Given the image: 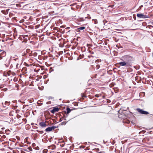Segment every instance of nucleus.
I'll return each instance as SVG.
<instances>
[{
    "label": "nucleus",
    "mask_w": 153,
    "mask_h": 153,
    "mask_svg": "<svg viewBox=\"0 0 153 153\" xmlns=\"http://www.w3.org/2000/svg\"><path fill=\"white\" fill-rule=\"evenodd\" d=\"M131 56L128 55H126L123 56L121 60L123 61L124 60L125 61L128 62V63L129 62L131 61Z\"/></svg>",
    "instance_id": "nucleus-1"
},
{
    "label": "nucleus",
    "mask_w": 153,
    "mask_h": 153,
    "mask_svg": "<svg viewBox=\"0 0 153 153\" xmlns=\"http://www.w3.org/2000/svg\"><path fill=\"white\" fill-rule=\"evenodd\" d=\"M137 111L141 114H149V112L148 111L143 110L139 108H137L136 109Z\"/></svg>",
    "instance_id": "nucleus-2"
},
{
    "label": "nucleus",
    "mask_w": 153,
    "mask_h": 153,
    "mask_svg": "<svg viewBox=\"0 0 153 153\" xmlns=\"http://www.w3.org/2000/svg\"><path fill=\"white\" fill-rule=\"evenodd\" d=\"M118 63L120 66H125L127 67L129 66V64L128 62H126L125 61L121 62Z\"/></svg>",
    "instance_id": "nucleus-3"
},
{
    "label": "nucleus",
    "mask_w": 153,
    "mask_h": 153,
    "mask_svg": "<svg viewBox=\"0 0 153 153\" xmlns=\"http://www.w3.org/2000/svg\"><path fill=\"white\" fill-rule=\"evenodd\" d=\"M137 17L141 19H145L149 17L148 16L143 15L142 13H137Z\"/></svg>",
    "instance_id": "nucleus-4"
},
{
    "label": "nucleus",
    "mask_w": 153,
    "mask_h": 153,
    "mask_svg": "<svg viewBox=\"0 0 153 153\" xmlns=\"http://www.w3.org/2000/svg\"><path fill=\"white\" fill-rule=\"evenodd\" d=\"M39 125L42 128L45 127L47 126V124L45 122H41L39 123Z\"/></svg>",
    "instance_id": "nucleus-5"
},
{
    "label": "nucleus",
    "mask_w": 153,
    "mask_h": 153,
    "mask_svg": "<svg viewBox=\"0 0 153 153\" xmlns=\"http://www.w3.org/2000/svg\"><path fill=\"white\" fill-rule=\"evenodd\" d=\"M59 110V108L57 107H55L53 108L51 111V113L53 114H54L55 112H57Z\"/></svg>",
    "instance_id": "nucleus-6"
},
{
    "label": "nucleus",
    "mask_w": 153,
    "mask_h": 153,
    "mask_svg": "<svg viewBox=\"0 0 153 153\" xmlns=\"http://www.w3.org/2000/svg\"><path fill=\"white\" fill-rule=\"evenodd\" d=\"M6 55V52L4 51L2 52L0 54V56L2 58L3 57L5 56Z\"/></svg>",
    "instance_id": "nucleus-7"
},
{
    "label": "nucleus",
    "mask_w": 153,
    "mask_h": 153,
    "mask_svg": "<svg viewBox=\"0 0 153 153\" xmlns=\"http://www.w3.org/2000/svg\"><path fill=\"white\" fill-rule=\"evenodd\" d=\"M52 130L51 127H48L45 129V131L46 132H50Z\"/></svg>",
    "instance_id": "nucleus-8"
},
{
    "label": "nucleus",
    "mask_w": 153,
    "mask_h": 153,
    "mask_svg": "<svg viewBox=\"0 0 153 153\" xmlns=\"http://www.w3.org/2000/svg\"><path fill=\"white\" fill-rule=\"evenodd\" d=\"M67 113L66 115H68L69 113L71 111V110L69 108H66Z\"/></svg>",
    "instance_id": "nucleus-9"
},
{
    "label": "nucleus",
    "mask_w": 153,
    "mask_h": 153,
    "mask_svg": "<svg viewBox=\"0 0 153 153\" xmlns=\"http://www.w3.org/2000/svg\"><path fill=\"white\" fill-rule=\"evenodd\" d=\"M31 150H32V149L30 147L27 148H26V149H23V150H24L25 151H28V152H29V151H30L31 150Z\"/></svg>",
    "instance_id": "nucleus-10"
},
{
    "label": "nucleus",
    "mask_w": 153,
    "mask_h": 153,
    "mask_svg": "<svg viewBox=\"0 0 153 153\" xmlns=\"http://www.w3.org/2000/svg\"><path fill=\"white\" fill-rule=\"evenodd\" d=\"M85 28V27H79V28L77 29V30L79 31H80L81 30H83Z\"/></svg>",
    "instance_id": "nucleus-11"
},
{
    "label": "nucleus",
    "mask_w": 153,
    "mask_h": 153,
    "mask_svg": "<svg viewBox=\"0 0 153 153\" xmlns=\"http://www.w3.org/2000/svg\"><path fill=\"white\" fill-rule=\"evenodd\" d=\"M10 63V60H8L7 61V62L5 64V65L7 67H8Z\"/></svg>",
    "instance_id": "nucleus-12"
},
{
    "label": "nucleus",
    "mask_w": 153,
    "mask_h": 153,
    "mask_svg": "<svg viewBox=\"0 0 153 153\" xmlns=\"http://www.w3.org/2000/svg\"><path fill=\"white\" fill-rule=\"evenodd\" d=\"M68 121L67 122H66L65 121L63 122H62L59 125H65L66 124V123L68 122Z\"/></svg>",
    "instance_id": "nucleus-13"
},
{
    "label": "nucleus",
    "mask_w": 153,
    "mask_h": 153,
    "mask_svg": "<svg viewBox=\"0 0 153 153\" xmlns=\"http://www.w3.org/2000/svg\"><path fill=\"white\" fill-rule=\"evenodd\" d=\"M10 102L6 101L5 102L4 105H7V106H9L10 105Z\"/></svg>",
    "instance_id": "nucleus-14"
},
{
    "label": "nucleus",
    "mask_w": 153,
    "mask_h": 153,
    "mask_svg": "<svg viewBox=\"0 0 153 153\" xmlns=\"http://www.w3.org/2000/svg\"><path fill=\"white\" fill-rule=\"evenodd\" d=\"M58 127H56V126H52L51 127V128L52 129V130H54L55 128H57Z\"/></svg>",
    "instance_id": "nucleus-15"
},
{
    "label": "nucleus",
    "mask_w": 153,
    "mask_h": 153,
    "mask_svg": "<svg viewBox=\"0 0 153 153\" xmlns=\"http://www.w3.org/2000/svg\"><path fill=\"white\" fill-rule=\"evenodd\" d=\"M27 70V68L26 67H24L22 69V71H26Z\"/></svg>",
    "instance_id": "nucleus-16"
},
{
    "label": "nucleus",
    "mask_w": 153,
    "mask_h": 153,
    "mask_svg": "<svg viewBox=\"0 0 153 153\" xmlns=\"http://www.w3.org/2000/svg\"><path fill=\"white\" fill-rule=\"evenodd\" d=\"M146 132V131H141L140 132H139V134H141V132H143V134H144V133H145V132Z\"/></svg>",
    "instance_id": "nucleus-17"
},
{
    "label": "nucleus",
    "mask_w": 153,
    "mask_h": 153,
    "mask_svg": "<svg viewBox=\"0 0 153 153\" xmlns=\"http://www.w3.org/2000/svg\"><path fill=\"white\" fill-rule=\"evenodd\" d=\"M68 115H66V116L65 115L63 117L65 118L64 119V120H66V118L68 117Z\"/></svg>",
    "instance_id": "nucleus-18"
},
{
    "label": "nucleus",
    "mask_w": 153,
    "mask_h": 153,
    "mask_svg": "<svg viewBox=\"0 0 153 153\" xmlns=\"http://www.w3.org/2000/svg\"><path fill=\"white\" fill-rule=\"evenodd\" d=\"M82 97H86V96L84 94H82Z\"/></svg>",
    "instance_id": "nucleus-19"
},
{
    "label": "nucleus",
    "mask_w": 153,
    "mask_h": 153,
    "mask_svg": "<svg viewBox=\"0 0 153 153\" xmlns=\"http://www.w3.org/2000/svg\"><path fill=\"white\" fill-rule=\"evenodd\" d=\"M37 132H40V133H42H42H43V132H44V131H39L38 130H37Z\"/></svg>",
    "instance_id": "nucleus-20"
},
{
    "label": "nucleus",
    "mask_w": 153,
    "mask_h": 153,
    "mask_svg": "<svg viewBox=\"0 0 153 153\" xmlns=\"http://www.w3.org/2000/svg\"><path fill=\"white\" fill-rule=\"evenodd\" d=\"M19 64H18V63L16 65V68H19L18 66H19Z\"/></svg>",
    "instance_id": "nucleus-21"
},
{
    "label": "nucleus",
    "mask_w": 153,
    "mask_h": 153,
    "mask_svg": "<svg viewBox=\"0 0 153 153\" xmlns=\"http://www.w3.org/2000/svg\"><path fill=\"white\" fill-rule=\"evenodd\" d=\"M94 21L95 22H94L95 24H96L97 23V20H94Z\"/></svg>",
    "instance_id": "nucleus-22"
},
{
    "label": "nucleus",
    "mask_w": 153,
    "mask_h": 153,
    "mask_svg": "<svg viewBox=\"0 0 153 153\" xmlns=\"http://www.w3.org/2000/svg\"><path fill=\"white\" fill-rule=\"evenodd\" d=\"M51 101H49V102H47V104H50L51 103Z\"/></svg>",
    "instance_id": "nucleus-23"
},
{
    "label": "nucleus",
    "mask_w": 153,
    "mask_h": 153,
    "mask_svg": "<svg viewBox=\"0 0 153 153\" xmlns=\"http://www.w3.org/2000/svg\"><path fill=\"white\" fill-rule=\"evenodd\" d=\"M95 96L96 97H99V96L98 94H96L95 95Z\"/></svg>",
    "instance_id": "nucleus-24"
},
{
    "label": "nucleus",
    "mask_w": 153,
    "mask_h": 153,
    "mask_svg": "<svg viewBox=\"0 0 153 153\" xmlns=\"http://www.w3.org/2000/svg\"><path fill=\"white\" fill-rule=\"evenodd\" d=\"M13 60L15 61H16V60H18V58H16V59H14Z\"/></svg>",
    "instance_id": "nucleus-25"
},
{
    "label": "nucleus",
    "mask_w": 153,
    "mask_h": 153,
    "mask_svg": "<svg viewBox=\"0 0 153 153\" xmlns=\"http://www.w3.org/2000/svg\"><path fill=\"white\" fill-rule=\"evenodd\" d=\"M62 118H61L59 120V122H61V121H62Z\"/></svg>",
    "instance_id": "nucleus-26"
},
{
    "label": "nucleus",
    "mask_w": 153,
    "mask_h": 153,
    "mask_svg": "<svg viewBox=\"0 0 153 153\" xmlns=\"http://www.w3.org/2000/svg\"><path fill=\"white\" fill-rule=\"evenodd\" d=\"M102 98L104 99H105V96H102Z\"/></svg>",
    "instance_id": "nucleus-27"
},
{
    "label": "nucleus",
    "mask_w": 153,
    "mask_h": 153,
    "mask_svg": "<svg viewBox=\"0 0 153 153\" xmlns=\"http://www.w3.org/2000/svg\"><path fill=\"white\" fill-rule=\"evenodd\" d=\"M2 59V57L0 56V59Z\"/></svg>",
    "instance_id": "nucleus-28"
},
{
    "label": "nucleus",
    "mask_w": 153,
    "mask_h": 153,
    "mask_svg": "<svg viewBox=\"0 0 153 153\" xmlns=\"http://www.w3.org/2000/svg\"><path fill=\"white\" fill-rule=\"evenodd\" d=\"M70 28V27H67L66 28H67V29H69Z\"/></svg>",
    "instance_id": "nucleus-29"
},
{
    "label": "nucleus",
    "mask_w": 153,
    "mask_h": 153,
    "mask_svg": "<svg viewBox=\"0 0 153 153\" xmlns=\"http://www.w3.org/2000/svg\"><path fill=\"white\" fill-rule=\"evenodd\" d=\"M33 124H34V123H31V125H33Z\"/></svg>",
    "instance_id": "nucleus-30"
},
{
    "label": "nucleus",
    "mask_w": 153,
    "mask_h": 153,
    "mask_svg": "<svg viewBox=\"0 0 153 153\" xmlns=\"http://www.w3.org/2000/svg\"><path fill=\"white\" fill-rule=\"evenodd\" d=\"M2 51V50H1L0 49V52L1 51Z\"/></svg>",
    "instance_id": "nucleus-31"
},
{
    "label": "nucleus",
    "mask_w": 153,
    "mask_h": 153,
    "mask_svg": "<svg viewBox=\"0 0 153 153\" xmlns=\"http://www.w3.org/2000/svg\"><path fill=\"white\" fill-rule=\"evenodd\" d=\"M98 153H102V152H98Z\"/></svg>",
    "instance_id": "nucleus-32"
},
{
    "label": "nucleus",
    "mask_w": 153,
    "mask_h": 153,
    "mask_svg": "<svg viewBox=\"0 0 153 153\" xmlns=\"http://www.w3.org/2000/svg\"><path fill=\"white\" fill-rule=\"evenodd\" d=\"M23 149H26V148H23L22 149L23 150Z\"/></svg>",
    "instance_id": "nucleus-33"
},
{
    "label": "nucleus",
    "mask_w": 153,
    "mask_h": 153,
    "mask_svg": "<svg viewBox=\"0 0 153 153\" xmlns=\"http://www.w3.org/2000/svg\"><path fill=\"white\" fill-rule=\"evenodd\" d=\"M50 97V98H51V99H52V97Z\"/></svg>",
    "instance_id": "nucleus-34"
},
{
    "label": "nucleus",
    "mask_w": 153,
    "mask_h": 153,
    "mask_svg": "<svg viewBox=\"0 0 153 153\" xmlns=\"http://www.w3.org/2000/svg\"><path fill=\"white\" fill-rule=\"evenodd\" d=\"M2 42H4V40H2Z\"/></svg>",
    "instance_id": "nucleus-35"
},
{
    "label": "nucleus",
    "mask_w": 153,
    "mask_h": 153,
    "mask_svg": "<svg viewBox=\"0 0 153 153\" xmlns=\"http://www.w3.org/2000/svg\"><path fill=\"white\" fill-rule=\"evenodd\" d=\"M3 106L4 107H6V106H4L3 105Z\"/></svg>",
    "instance_id": "nucleus-36"
},
{
    "label": "nucleus",
    "mask_w": 153,
    "mask_h": 153,
    "mask_svg": "<svg viewBox=\"0 0 153 153\" xmlns=\"http://www.w3.org/2000/svg\"><path fill=\"white\" fill-rule=\"evenodd\" d=\"M36 127V128H38V127Z\"/></svg>",
    "instance_id": "nucleus-37"
},
{
    "label": "nucleus",
    "mask_w": 153,
    "mask_h": 153,
    "mask_svg": "<svg viewBox=\"0 0 153 153\" xmlns=\"http://www.w3.org/2000/svg\"><path fill=\"white\" fill-rule=\"evenodd\" d=\"M30 153H31V152H30Z\"/></svg>",
    "instance_id": "nucleus-38"
}]
</instances>
